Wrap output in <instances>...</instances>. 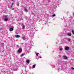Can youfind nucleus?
I'll return each instance as SVG.
<instances>
[{
    "label": "nucleus",
    "instance_id": "f257e3e1",
    "mask_svg": "<svg viewBox=\"0 0 74 74\" xmlns=\"http://www.w3.org/2000/svg\"><path fill=\"white\" fill-rule=\"evenodd\" d=\"M22 52V48H20L18 51V53H21Z\"/></svg>",
    "mask_w": 74,
    "mask_h": 74
},
{
    "label": "nucleus",
    "instance_id": "f03ea898",
    "mask_svg": "<svg viewBox=\"0 0 74 74\" xmlns=\"http://www.w3.org/2000/svg\"><path fill=\"white\" fill-rule=\"evenodd\" d=\"M22 38L23 40H25V41H27V40H28L27 38L26 37H22Z\"/></svg>",
    "mask_w": 74,
    "mask_h": 74
},
{
    "label": "nucleus",
    "instance_id": "7ed1b4c3",
    "mask_svg": "<svg viewBox=\"0 0 74 74\" xmlns=\"http://www.w3.org/2000/svg\"><path fill=\"white\" fill-rule=\"evenodd\" d=\"M65 50H66V51H67L69 50V47H66L65 48Z\"/></svg>",
    "mask_w": 74,
    "mask_h": 74
},
{
    "label": "nucleus",
    "instance_id": "20e7f679",
    "mask_svg": "<svg viewBox=\"0 0 74 74\" xmlns=\"http://www.w3.org/2000/svg\"><path fill=\"white\" fill-rule=\"evenodd\" d=\"M24 10L25 12H28V10H27V9L26 8H24Z\"/></svg>",
    "mask_w": 74,
    "mask_h": 74
},
{
    "label": "nucleus",
    "instance_id": "39448f33",
    "mask_svg": "<svg viewBox=\"0 0 74 74\" xmlns=\"http://www.w3.org/2000/svg\"><path fill=\"white\" fill-rule=\"evenodd\" d=\"M14 30V28L12 27L10 28V31L11 32H12Z\"/></svg>",
    "mask_w": 74,
    "mask_h": 74
},
{
    "label": "nucleus",
    "instance_id": "423d86ee",
    "mask_svg": "<svg viewBox=\"0 0 74 74\" xmlns=\"http://www.w3.org/2000/svg\"><path fill=\"white\" fill-rule=\"evenodd\" d=\"M67 36H71V34L70 33H68L67 34Z\"/></svg>",
    "mask_w": 74,
    "mask_h": 74
},
{
    "label": "nucleus",
    "instance_id": "0eeeda50",
    "mask_svg": "<svg viewBox=\"0 0 74 74\" xmlns=\"http://www.w3.org/2000/svg\"><path fill=\"white\" fill-rule=\"evenodd\" d=\"M4 21H5V22H7V21H8V18H5L4 19Z\"/></svg>",
    "mask_w": 74,
    "mask_h": 74
},
{
    "label": "nucleus",
    "instance_id": "6e6552de",
    "mask_svg": "<svg viewBox=\"0 0 74 74\" xmlns=\"http://www.w3.org/2000/svg\"><path fill=\"white\" fill-rule=\"evenodd\" d=\"M15 37L16 38H19V37H20V36L18 35H16Z\"/></svg>",
    "mask_w": 74,
    "mask_h": 74
},
{
    "label": "nucleus",
    "instance_id": "1a4fd4ad",
    "mask_svg": "<svg viewBox=\"0 0 74 74\" xmlns=\"http://www.w3.org/2000/svg\"><path fill=\"white\" fill-rule=\"evenodd\" d=\"M64 59H67V57H66V56H64Z\"/></svg>",
    "mask_w": 74,
    "mask_h": 74
},
{
    "label": "nucleus",
    "instance_id": "9d476101",
    "mask_svg": "<svg viewBox=\"0 0 74 74\" xmlns=\"http://www.w3.org/2000/svg\"><path fill=\"white\" fill-rule=\"evenodd\" d=\"M29 62H30V61L29 60H27L26 61V62L27 63H29Z\"/></svg>",
    "mask_w": 74,
    "mask_h": 74
},
{
    "label": "nucleus",
    "instance_id": "9b49d317",
    "mask_svg": "<svg viewBox=\"0 0 74 74\" xmlns=\"http://www.w3.org/2000/svg\"><path fill=\"white\" fill-rule=\"evenodd\" d=\"M13 4H14V3H12L11 5H10V8H12V6L13 5Z\"/></svg>",
    "mask_w": 74,
    "mask_h": 74
},
{
    "label": "nucleus",
    "instance_id": "f8f14e48",
    "mask_svg": "<svg viewBox=\"0 0 74 74\" xmlns=\"http://www.w3.org/2000/svg\"><path fill=\"white\" fill-rule=\"evenodd\" d=\"M71 30H72V33H73V34L74 35V31L72 29H71Z\"/></svg>",
    "mask_w": 74,
    "mask_h": 74
},
{
    "label": "nucleus",
    "instance_id": "ddd939ff",
    "mask_svg": "<svg viewBox=\"0 0 74 74\" xmlns=\"http://www.w3.org/2000/svg\"><path fill=\"white\" fill-rule=\"evenodd\" d=\"M22 27L23 29H25V25H23V26H22Z\"/></svg>",
    "mask_w": 74,
    "mask_h": 74
},
{
    "label": "nucleus",
    "instance_id": "4468645a",
    "mask_svg": "<svg viewBox=\"0 0 74 74\" xmlns=\"http://www.w3.org/2000/svg\"><path fill=\"white\" fill-rule=\"evenodd\" d=\"M62 47H61L60 49V51H63V49H62Z\"/></svg>",
    "mask_w": 74,
    "mask_h": 74
},
{
    "label": "nucleus",
    "instance_id": "2eb2a0df",
    "mask_svg": "<svg viewBox=\"0 0 74 74\" xmlns=\"http://www.w3.org/2000/svg\"><path fill=\"white\" fill-rule=\"evenodd\" d=\"M37 56H38V55H39V53H35Z\"/></svg>",
    "mask_w": 74,
    "mask_h": 74
},
{
    "label": "nucleus",
    "instance_id": "dca6fc26",
    "mask_svg": "<svg viewBox=\"0 0 74 74\" xmlns=\"http://www.w3.org/2000/svg\"><path fill=\"white\" fill-rule=\"evenodd\" d=\"M25 55V53H23L21 55V56H23Z\"/></svg>",
    "mask_w": 74,
    "mask_h": 74
},
{
    "label": "nucleus",
    "instance_id": "f3484780",
    "mask_svg": "<svg viewBox=\"0 0 74 74\" xmlns=\"http://www.w3.org/2000/svg\"><path fill=\"white\" fill-rule=\"evenodd\" d=\"M35 67H36V65H34L33 66V68H34Z\"/></svg>",
    "mask_w": 74,
    "mask_h": 74
},
{
    "label": "nucleus",
    "instance_id": "a211bd4d",
    "mask_svg": "<svg viewBox=\"0 0 74 74\" xmlns=\"http://www.w3.org/2000/svg\"><path fill=\"white\" fill-rule=\"evenodd\" d=\"M68 41H71V40L70 39L68 38Z\"/></svg>",
    "mask_w": 74,
    "mask_h": 74
},
{
    "label": "nucleus",
    "instance_id": "6ab92c4d",
    "mask_svg": "<svg viewBox=\"0 0 74 74\" xmlns=\"http://www.w3.org/2000/svg\"><path fill=\"white\" fill-rule=\"evenodd\" d=\"M17 6H19V3H17L16 4Z\"/></svg>",
    "mask_w": 74,
    "mask_h": 74
},
{
    "label": "nucleus",
    "instance_id": "aec40b11",
    "mask_svg": "<svg viewBox=\"0 0 74 74\" xmlns=\"http://www.w3.org/2000/svg\"><path fill=\"white\" fill-rule=\"evenodd\" d=\"M52 16H53V17H54V16H55V14H54L53 15H52Z\"/></svg>",
    "mask_w": 74,
    "mask_h": 74
},
{
    "label": "nucleus",
    "instance_id": "412c9836",
    "mask_svg": "<svg viewBox=\"0 0 74 74\" xmlns=\"http://www.w3.org/2000/svg\"><path fill=\"white\" fill-rule=\"evenodd\" d=\"M16 47L17 48H19V46L18 45H17Z\"/></svg>",
    "mask_w": 74,
    "mask_h": 74
},
{
    "label": "nucleus",
    "instance_id": "4be33fe9",
    "mask_svg": "<svg viewBox=\"0 0 74 74\" xmlns=\"http://www.w3.org/2000/svg\"><path fill=\"white\" fill-rule=\"evenodd\" d=\"M66 38H64L63 39H62V40H66Z\"/></svg>",
    "mask_w": 74,
    "mask_h": 74
},
{
    "label": "nucleus",
    "instance_id": "5701e85b",
    "mask_svg": "<svg viewBox=\"0 0 74 74\" xmlns=\"http://www.w3.org/2000/svg\"><path fill=\"white\" fill-rule=\"evenodd\" d=\"M40 59V57H38L36 58L37 59Z\"/></svg>",
    "mask_w": 74,
    "mask_h": 74
},
{
    "label": "nucleus",
    "instance_id": "b1692460",
    "mask_svg": "<svg viewBox=\"0 0 74 74\" xmlns=\"http://www.w3.org/2000/svg\"><path fill=\"white\" fill-rule=\"evenodd\" d=\"M53 67L54 68H55V66H54V65H53Z\"/></svg>",
    "mask_w": 74,
    "mask_h": 74
},
{
    "label": "nucleus",
    "instance_id": "393cba45",
    "mask_svg": "<svg viewBox=\"0 0 74 74\" xmlns=\"http://www.w3.org/2000/svg\"><path fill=\"white\" fill-rule=\"evenodd\" d=\"M71 69H72V70H74V68L72 67V68H71Z\"/></svg>",
    "mask_w": 74,
    "mask_h": 74
},
{
    "label": "nucleus",
    "instance_id": "a878e982",
    "mask_svg": "<svg viewBox=\"0 0 74 74\" xmlns=\"http://www.w3.org/2000/svg\"><path fill=\"white\" fill-rule=\"evenodd\" d=\"M12 10H14V9L13 8V9H12Z\"/></svg>",
    "mask_w": 74,
    "mask_h": 74
},
{
    "label": "nucleus",
    "instance_id": "bb28decb",
    "mask_svg": "<svg viewBox=\"0 0 74 74\" xmlns=\"http://www.w3.org/2000/svg\"><path fill=\"white\" fill-rule=\"evenodd\" d=\"M7 16H5V17L6 18L7 17Z\"/></svg>",
    "mask_w": 74,
    "mask_h": 74
},
{
    "label": "nucleus",
    "instance_id": "cd10ccee",
    "mask_svg": "<svg viewBox=\"0 0 74 74\" xmlns=\"http://www.w3.org/2000/svg\"><path fill=\"white\" fill-rule=\"evenodd\" d=\"M42 58V57H40V58Z\"/></svg>",
    "mask_w": 74,
    "mask_h": 74
},
{
    "label": "nucleus",
    "instance_id": "c85d7f7f",
    "mask_svg": "<svg viewBox=\"0 0 74 74\" xmlns=\"http://www.w3.org/2000/svg\"><path fill=\"white\" fill-rule=\"evenodd\" d=\"M56 44H58V43L57 42H56Z\"/></svg>",
    "mask_w": 74,
    "mask_h": 74
},
{
    "label": "nucleus",
    "instance_id": "c756f323",
    "mask_svg": "<svg viewBox=\"0 0 74 74\" xmlns=\"http://www.w3.org/2000/svg\"><path fill=\"white\" fill-rule=\"evenodd\" d=\"M61 62H59V63L60 64Z\"/></svg>",
    "mask_w": 74,
    "mask_h": 74
},
{
    "label": "nucleus",
    "instance_id": "7c9ffc66",
    "mask_svg": "<svg viewBox=\"0 0 74 74\" xmlns=\"http://www.w3.org/2000/svg\"><path fill=\"white\" fill-rule=\"evenodd\" d=\"M12 1H13V0H12Z\"/></svg>",
    "mask_w": 74,
    "mask_h": 74
}]
</instances>
